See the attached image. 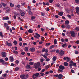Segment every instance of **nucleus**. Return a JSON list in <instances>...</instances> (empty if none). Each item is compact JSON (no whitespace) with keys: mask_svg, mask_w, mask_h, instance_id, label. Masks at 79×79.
<instances>
[{"mask_svg":"<svg viewBox=\"0 0 79 79\" xmlns=\"http://www.w3.org/2000/svg\"><path fill=\"white\" fill-rule=\"evenodd\" d=\"M6 45L8 46H9V47H11V46H12V44H11V43H9L8 42H7L6 44Z\"/></svg>","mask_w":79,"mask_h":79,"instance_id":"obj_13","label":"nucleus"},{"mask_svg":"<svg viewBox=\"0 0 79 79\" xmlns=\"http://www.w3.org/2000/svg\"><path fill=\"white\" fill-rule=\"evenodd\" d=\"M48 68H49V66H48V65L46 66L45 67L46 69H48Z\"/></svg>","mask_w":79,"mask_h":79,"instance_id":"obj_41","label":"nucleus"},{"mask_svg":"<svg viewBox=\"0 0 79 79\" xmlns=\"http://www.w3.org/2000/svg\"><path fill=\"white\" fill-rule=\"evenodd\" d=\"M62 42H64V39L63 38H62L60 40Z\"/></svg>","mask_w":79,"mask_h":79,"instance_id":"obj_42","label":"nucleus"},{"mask_svg":"<svg viewBox=\"0 0 79 79\" xmlns=\"http://www.w3.org/2000/svg\"><path fill=\"white\" fill-rule=\"evenodd\" d=\"M56 51V49H54L52 50L51 51H50V52H51L52 53L53 52H55Z\"/></svg>","mask_w":79,"mask_h":79,"instance_id":"obj_45","label":"nucleus"},{"mask_svg":"<svg viewBox=\"0 0 79 79\" xmlns=\"http://www.w3.org/2000/svg\"><path fill=\"white\" fill-rule=\"evenodd\" d=\"M52 60L53 61H56V56H54L52 58Z\"/></svg>","mask_w":79,"mask_h":79,"instance_id":"obj_22","label":"nucleus"},{"mask_svg":"<svg viewBox=\"0 0 79 79\" xmlns=\"http://www.w3.org/2000/svg\"><path fill=\"white\" fill-rule=\"evenodd\" d=\"M50 59L49 58L46 59L45 60L46 61H49Z\"/></svg>","mask_w":79,"mask_h":79,"instance_id":"obj_50","label":"nucleus"},{"mask_svg":"<svg viewBox=\"0 0 79 79\" xmlns=\"http://www.w3.org/2000/svg\"><path fill=\"white\" fill-rule=\"evenodd\" d=\"M41 70V68H38V71H40Z\"/></svg>","mask_w":79,"mask_h":79,"instance_id":"obj_62","label":"nucleus"},{"mask_svg":"<svg viewBox=\"0 0 79 79\" xmlns=\"http://www.w3.org/2000/svg\"><path fill=\"white\" fill-rule=\"evenodd\" d=\"M58 15L59 16H63V12H59L58 14Z\"/></svg>","mask_w":79,"mask_h":79,"instance_id":"obj_17","label":"nucleus"},{"mask_svg":"<svg viewBox=\"0 0 79 79\" xmlns=\"http://www.w3.org/2000/svg\"><path fill=\"white\" fill-rule=\"evenodd\" d=\"M49 1L50 3H53V0H49Z\"/></svg>","mask_w":79,"mask_h":79,"instance_id":"obj_63","label":"nucleus"},{"mask_svg":"<svg viewBox=\"0 0 79 79\" xmlns=\"http://www.w3.org/2000/svg\"><path fill=\"white\" fill-rule=\"evenodd\" d=\"M31 19H35V17L34 16H32L31 18Z\"/></svg>","mask_w":79,"mask_h":79,"instance_id":"obj_64","label":"nucleus"},{"mask_svg":"<svg viewBox=\"0 0 79 79\" xmlns=\"http://www.w3.org/2000/svg\"><path fill=\"white\" fill-rule=\"evenodd\" d=\"M28 10H31V7H30V6H28Z\"/></svg>","mask_w":79,"mask_h":79,"instance_id":"obj_60","label":"nucleus"},{"mask_svg":"<svg viewBox=\"0 0 79 79\" xmlns=\"http://www.w3.org/2000/svg\"><path fill=\"white\" fill-rule=\"evenodd\" d=\"M73 66H76V63H73Z\"/></svg>","mask_w":79,"mask_h":79,"instance_id":"obj_48","label":"nucleus"},{"mask_svg":"<svg viewBox=\"0 0 79 79\" xmlns=\"http://www.w3.org/2000/svg\"><path fill=\"white\" fill-rule=\"evenodd\" d=\"M45 51V48H43L42 50V52H44Z\"/></svg>","mask_w":79,"mask_h":79,"instance_id":"obj_57","label":"nucleus"},{"mask_svg":"<svg viewBox=\"0 0 79 79\" xmlns=\"http://www.w3.org/2000/svg\"><path fill=\"white\" fill-rule=\"evenodd\" d=\"M69 63L73 64V63H74V62L73 60H71L69 61Z\"/></svg>","mask_w":79,"mask_h":79,"instance_id":"obj_53","label":"nucleus"},{"mask_svg":"<svg viewBox=\"0 0 79 79\" xmlns=\"http://www.w3.org/2000/svg\"><path fill=\"white\" fill-rule=\"evenodd\" d=\"M45 53H48V50L47 49H45Z\"/></svg>","mask_w":79,"mask_h":79,"instance_id":"obj_59","label":"nucleus"},{"mask_svg":"<svg viewBox=\"0 0 79 79\" xmlns=\"http://www.w3.org/2000/svg\"><path fill=\"white\" fill-rule=\"evenodd\" d=\"M69 23V20H66L65 22V25H66L67 24H68Z\"/></svg>","mask_w":79,"mask_h":79,"instance_id":"obj_15","label":"nucleus"},{"mask_svg":"<svg viewBox=\"0 0 79 79\" xmlns=\"http://www.w3.org/2000/svg\"><path fill=\"white\" fill-rule=\"evenodd\" d=\"M61 27L62 29H64V28H65V27H65V26H64V25H63H63H61Z\"/></svg>","mask_w":79,"mask_h":79,"instance_id":"obj_38","label":"nucleus"},{"mask_svg":"<svg viewBox=\"0 0 79 79\" xmlns=\"http://www.w3.org/2000/svg\"><path fill=\"white\" fill-rule=\"evenodd\" d=\"M1 54L3 58H5V57H6V54L5 52H3L1 53Z\"/></svg>","mask_w":79,"mask_h":79,"instance_id":"obj_4","label":"nucleus"},{"mask_svg":"<svg viewBox=\"0 0 79 79\" xmlns=\"http://www.w3.org/2000/svg\"><path fill=\"white\" fill-rule=\"evenodd\" d=\"M0 36L2 38L4 36L2 34V32H0Z\"/></svg>","mask_w":79,"mask_h":79,"instance_id":"obj_32","label":"nucleus"},{"mask_svg":"<svg viewBox=\"0 0 79 79\" xmlns=\"http://www.w3.org/2000/svg\"><path fill=\"white\" fill-rule=\"evenodd\" d=\"M54 47H55V46L53 45H52L51 46H50L49 48L50 49H52V48H54Z\"/></svg>","mask_w":79,"mask_h":79,"instance_id":"obj_37","label":"nucleus"},{"mask_svg":"<svg viewBox=\"0 0 79 79\" xmlns=\"http://www.w3.org/2000/svg\"><path fill=\"white\" fill-rule=\"evenodd\" d=\"M23 40V39H22V38L20 37L19 38V41H21Z\"/></svg>","mask_w":79,"mask_h":79,"instance_id":"obj_56","label":"nucleus"},{"mask_svg":"<svg viewBox=\"0 0 79 79\" xmlns=\"http://www.w3.org/2000/svg\"><path fill=\"white\" fill-rule=\"evenodd\" d=\"M44 73L42 72H41L40 73V74L41 75V76H44Z\"/></svg>","mask_w":79,"mask_h":79,"instance_id":"obj_39","label":"nucleus"},{"mask_svg":"<svg viewBox=\"0 0 79 79\" xmlns=\"http://www.w3.org/2000/svg\"><path fill=\"white\" fill-rule=\"evenodd\" d=\"M11 11V9L10 8H9V9L6 11V13H7L8 12H9V11Z\"/></svg>","mask_w":79,"mask_h":79,"instance_id":"obj_31","label":"nucleus"},{"mask_svg":"<svg viewBox=\"0 0 79 79\" xmlns=\"http://www.w3.org/2000/svg\"><path fill=\"white\" fill-rule=\"evenodd\" d=\"M26 76V75L24 74H23V75H20V77L23 78V77H25V76Z\"/></svg>","mask_w":79,"mask_h":79,"instance_id":"obj_24","label":"nucleus"},{"mask_svg":"<svg viewBox=\"0 0 79 79\" xmlns=\"http://www.w3.org/2000/svg\"><path fill=\"white\" fill-rule=\"evenodd\" d=\"M75 29L76 31H79V28H78V27H77L75 28Z\"/></svg>","mask_w":79,"mask_h":79,"instance_id":"obj_61","label":"nucleus"},{"mask_svg":"<svg viewBox=\"0 0 79 79\" xmlns=\"http://www.w3.org/2000/svg\"><path fill=\"white\" fill-rule=\"evenodd\" d=\"M40 75V73H39L34 74L33 75V76H35V77H39V76Z\"/></svg>","mask_w":79,"mask_h":79,"instance_id":"obj_7","label":"nucleus"},{"mask_svg":"<svg viewBox=\"0 0 79 79\" xmlns=\"http://www.w3.org/2000/svg\"><path fill=\"white\" fill-rule=\"evenodd\" d=\"M58 71H59V72H63V71L61 69H58Z\"/></svg>","mask_w":79,"mask_h":79,"instance_id":"obj_44","label":"nucleus"},{"mask_svg":"<svg viewBox=\"0 0 79 79\" xmlns=\"http://www.w3.org/2000/svg\"><path fill=\"white\" fill-rule=\"evenodd\" d=\"M59 68L60 69H61L62 70H63L65 69L64 67L62 65H60L59 66Z\"/></svg>","mask_w":79,"mask_h":79,"instance_id":"obj_5","label":"nucleus"},{"mask_svg":"<svg viewBox=\"0 0 79 79\" xmlns=\"http://www.w3.org/2000/svg\"><path fill=\"white\" fill-rule=\"evenodd\" d=\"M29 14V15H33V14L32 13V12H31V10H29V12H28Z\"/></svg>","mask_w":79,"mask_h":79,"instance_id":"obj_25","label":"nucleus"},{"mask_svg":"<svg viewBox=\"0 0 79 79\" xmlns=\"http://www.w3.org/2000/svg\"><path fill=\"white\" fill-rule=\"evenodd\" d=\"M63 78V75L61 74L58 75V79H62Z\"/></svg>","mask_w":79,"mask_h":79,"instance_id":"obj_8","label":"nucleus"},{"mask_svg":"<svg viewBox=\"0 0 79 79\" xmlns=\"http://www.w3.org/2000/svg\"><path fill=\"white\" fill-rule=\"evenodd\" d=\"M13 43L14 45H16V44H17V41L15 40L14 42H13Z\"/></svg>","mask_w":79,"mask_h":79,"instance_id":"obj_46","label":"nucleus"},{"mask_svg":"<svg viewBox=\"0 0 79 79\" xmlns=\"http://www.w3.org/2000/svg\"><path fill=\"white\" fill-rule=\"evenodd\" d=\"M43 56L44 58H45V59H47V57L46 56H45V55H42Z\"/></svg>","mask_w":79,"mask_h":79,"instance_id":"obj_47","label":"nucleus"},{"mask_svg":"<svg viewBox=\"0 0 79 79\" xmlns=\"http://www.w3.org/2000/svg\"><path fill=\"white\" fill-rule=\"evenodd\" d=\"M10 6H11V7H13V6H14V4L11 3H10Z\"/></svg>","mask_w":79,"mask_h":79,"instance_id":"obj_51","label":"nucleus"},{"mask_svg":"<svg viewBox=\"0 0 79 79\" xmlns=\"http://www.w3.org/2000/svg\"><path fill=\"white\" fill-rule=\"evenodd\" d=\"M40 66V62H38L35 64V69H37L38 67H39Z\"/></svg>","mask_w":79,"mask_h":79,"instance_id":"obj_2","label":"nucleus"},{"mask_svg":"<svg viewBox=\"0 0 79 79\" xmlns=\"http://www.w3.org/2000/svg\"><path fill=\"white\" fill-rule=\"evenodd\" d=\"M1 5H2L4 7L6 6V4H5L4 3H3V2H1Z\"/></svg>","mask_w":79,"mask_h":79,"instance_id":"obj_28","label":"nucleus"},{"mask_svg":"<svg viewBox=\"0 0 79 79\" xmlns=\"http://www.w3.org/2000/svg\"><path fill=\"white\" fill-rule=\"evenodd\" d=\"M3 19L4 20H8V19H9V18L8 17H3Z\"/></svg>","mask_w":79,"mask_h":79,"instance_id":"obj_26","label":"nucleus"},{"mask_svg":"<svg viewBox=\"0 0 79 79\" xmlns=\"http://www.w3.org/2000/svg\"><path fill=\"white\" fill-rule=\"evenodd\" d=\"M25 12H22L21 13L20 15L21 16H24L25 15Z\"/></svg>","mask_w":79,"mask_h":79,"instance_id":"obj_20","label":"nucleus"},{"mask_svg":"<svg viewBox=\"0 0 79 79\" xmlns=\"http://www.w3.org/2000/svg\"><path fill=\"white\" fill-rule=\"evenodd\" d=\"M67 44L66 43H65L64 44H63L62 45V47L64 48L65 46H66V45H67Z\"/></svg>","mask_w":79,"mask_h":79,"instance_id":"obj_35","label":"nucleus"},{"mask_svg":"<svg viewBox=\"0 0 79 79\" xmlns=\"http://www.w3.org/2000/svg\"><path fill=\"white\" fill-rule=\"evenodd\" d=\"M26 67L27 69H29L30 68H31V65H27Z\"/></svg>","mask_w":79,"mask_h":79,"instance_id":"obj_16","label":"nucleus"},{"mask_svg":"<svg viewBox=\"0 0 79 79\" xmlns=\"http://www.w3.org/2000/svg\"><path fill=\"white\" fill-rule=\"evenodd\" d=\"M13 53H15V54H18V51H16L15 50H14L13 51Z\"/></svg>","mask_w":79,"mask_h":79,"instance_id":"obj_30","label":"nucleus"},{"mask_svg":"<svg viewBox=\"0 0 79 79\" xmlns=\"http://www.w3.org/2000/svg\"><path fill=\"white\" fill-rule=\"evenodd\" d=\"M64 54V51L63 50H60V51L59 55H60V56H63Z\"/></svg>","mask_w":79,"mask_h":79,"instance_id":"obj_3","label":"nucleus"},{"mask_svg":"<svg viewBox=\"0 0 79 79\" xmlns=\"http://www.w3.org/2000/svg\"><path fill=\"white\" fill-rule=\"evenodd\" d=\"M34 37H35V38H36L37 39H39V37H38V36H37L36 35H34Z\"/></svg>","mask_w":79,"mask_h":79,"instance_id":"obj_58","label":"nucleus"},{"mask_svg":"<svg viewBox=\"0 0 79 79\" xmlns=\"http://www.w3.org/2000/svg\"><path fill=\"white\" fill-rule=\"evenodd\" d=\"M30 65H31V66H32L34 64V62H31L29 63Z\"/></svg>","mask_w":79,"mask_h":79,"instance_id":"obj_34","label":"nucleus"},{"mask_svg":"<svg viewBox=\"0 0 79 79\" xmlns=\"http://www.w3.org/2000/svg\"><path fill=\"white\" fill-rule=\"evenodd\" d=\"M7 74H6L5 73L3 75H2V77H6V75Z\"/></svg>","mask_w":79,"mask_h":79,"instance_id":"obj_36","label":"nucleus"},{"mask_svg":"<svg viewBox=\"0 0 79 79\" xmlns=\"http://www.w3.org/2000/svg\"><path fill=\"white\" fill-rule=\"evenodd\" d=\"M10 61L11 62H13L14 61V59L13 58V57L12 56H10Z\"/></svg>","mask_w":79,"mask_h":79,"instance_id":"obj_12","label":"nucleus"},{"mask_svg":"<svg viewBox=\"0 0 79 79\" xmlns=\"http://www.w3.org/2000/svg\"><path fill=\"white\" fill-rule=\"evenodd\" d=\"M75 2L76 3H79V0H75Z\"/></svg>","mask_w":79,"mask_h":79,"instance_id":"obj_43","label":"nucleus"},{"mask_svg":"<svg viewBox=\"0 0 79 79\" xmlns=\"http://www.w3.org/2000/svg\"><path fill=\"white\" fill-rule=\"evenodd\" d=\"M66 58L67 59V62H69L70 60H71V59L69 58L68 57H66Z\"/></svg>","mask_w":79,"mask_h":79,"instance_id":"obj_19","label":"nucleus"},{"mask_svg":"<svg viewBox=\"0 0 79 79\" xmlns=\"http://www.w3.org/2000/svg\"><path fill=\"white\" fill-rule=\"evenodd\" d=\"M15 69L16 71H17L18 70H19V67H17L15 68Z\"/></svg>","mask_w":79,"mask_h":79,"instance_id":"obj_40","label":"nucleus"},{"mask_svg":"<svg viewBox=\"0 0 79 79\" xmlns=\"http://www.w3.org/2000/svg\"><path fill=\"white\" fill-rule=\"evenodd\" d=\"M28 47H25V52H28Z\"/></svg>","mask_w":79,"mask_h":79,"instance_id":"obj_23","label":"nucleus"},{"mask_svg":"<svg viewBox=\"0 0 79 79\" xmlns=\"http://www.w3.org/2000/svg\"><path fill=\"white\" fill-rule=\"evenodd\" d=\"M76 13L77 14H78V13H79V7H76Z\"/></svg>","mask_w":79,"mask_h":79,"instance_id":"obj_9","label":"nucleus"},{"mask_svg":"<svg viewBox=\"0 0 79 79\" xmlns=\"http://www.w3.org/2000/svg\"><path fill=\"white\" fill-rule=\"evenodd\" d=\"M4 26L6 27H8V25L6 23H5L4 24Z\"/></svg>","mask_w":79,"mask_h":79,"instance_id":"obj_27","label":"nucleus"},{"mask_svg":"<svg viewBox=\"0 0 79 79\" xmlns=\"http://www.w3.org/2000/svg\"><path fill=\"white\" fill-rule=\"evenodd\" d=\"M50 44H51L50 43H46V45H47V46H48L50 45Z\"/></svg>","mask_w":79,"mask_h":79,"instance_id":"obj_49","label":"nucleus"},{"mask_svg":"<svg viewBox=\"0 0 79 79\" xmlns=\"http://www.w3.org/2000/svg\"><path fill=\"white\" fill-rule=\"evenodd\" d=\"M41 14V15L42 16H44L45 15V14L44 13L42 12Z\"/></svg>","mask_w":79,"mask_h":79,"instance_id":"obj_54","label":"nucleus"},{"mask_svg":"<svg viewBox=\"0 0 79 79\" xmlns=\"http://www.w3.org/2000/svg\"><path fill=\"white\" fill-rule=\"evenodd\" d=\"M70 34H71V36L73 37H76V33L74 32V31H71L70 32Z\"/></svg>","mask_w":79,"mask_h":79,"instance_id":"obj_1","label":"nucleus"},{"mask_svg":"<svg viewBox=\"0 0 79 79\" xmlns=\"http://www.w3.org/2000/svg\"><path fill=\"white\" fill-rule=\"evenodd\" d=\"M33 31H34V30H32L31 29H29V30H28V32H29V33H33Z\"/></svg>","mask_w":79,"mask_h":79,"instance_id":"obj_14","label":"nucleus"},{"mask_svg":"<svg viewBox=\"0 0 79 79\" xmlns=\"http://www.w3.org/2000/svg\"><path fill=\"white\" fill-rule=\"evenodd\" d=\"M19 61L18 60H17L15 61V63L16 64H19Z\"/></svg>","mask_w":79,"mask_h":79,"instance_id":"obj_33","label":"nucleus"},{"mask_svg":"<svg viewBox=\"0 0 79 79\" xmlns=\"http://www.w3.org/2000/svg\"><path fill=\"white\" fill-rule=\"evenodd\" d=\"M64 65L65 66H68V63L66 62H64Z\"/></svg>","mask_w":79,"mask_h":79,"instance_id":"obj_18","label":"nucleus"},{"mask_svg":"<svg viewBox=\"0 0 79 79\" xmlns=\"http://www.w3.org/2000/svg\"><path fill=\"white\" fill-rule=\"evenodd\" d=\"M35 48H31L30 49V52H35Z\"/></svg>","mask_w":79,"mask_h":79,"instance_id":"obj_6","label":"nucleus"},{"mask_svg":"<svg viewBox=\"0 0 79 79\" xmlns=\"http://www.w3.org/2000/svg\"><path fill=\"white\" fill-rule=\"evenodd\" d=\"M66 11L67 12H68V13H69V11H70V10H68V9H65Z\"/></svg>","mask_w":79,"mask_h":79,"instance_id":"obj_52","label":"nucleus"},{"mask_svg":"<svg viewBox=\"0 0 79 79\" xmlns=\"http://www.w3.org/2000/svg\"><path fill=\"white\" fill-rule=\"evenodd\" d=\"M71 72L72 73H75L74 70L73 69H71Z\"/></svg>","mask_w":79,"mask_h":79,"instance_id":"obj_55","label":"nucleus"},{"mask_svg":"<svg viewBox=\"0 0 79 79\" xmlns=\"http://www.w3.org/2000/svg\"><path fill=\"white\" fill-rule=\"evenodd\" d=\"M35 34L36 35V36H37V37H40V34L37 33H36Z\"/></svg>","mask_w":79,"mask_h":79,"instance_id":"obj_29","label":"nucleus"},{"mask_svg":"<svg viewBox=\"0 0 79 79\" xmlns=\"http://www.w3.org/2000/svg\"><path fill=\"white\" fill-rule=\"evenodd\" d=\"M57 44V41L56 40V39H55L54 40V45H56Z\"/></svg>","mask_w":79,"mask_h":79,"instance_id":"obj_21","label":"nucleus"},{"mask_svg":"<svg viewBox=\"0 0 79 79\" xmlns=\"http://www.w3.org/2000/svg\"><path fill=\"white\" fill-rule=\"evenodd\" d=\"M65 26L67 29H70V25L69 24L65 25Z\"/></svg>","mask_w":79,"mask_h":79,"instance_id":"obj_10","label":"nucleus"},{"mask_svg":"<svg viewBox=\"0 0 79 79\" xmlns=\"http://www.w3.org/2000/svg\"><path fill=\"white\" fill-rule=\"evenodd\" d=\"M0 63H2V64H4V63H5V61L3 59H0Z\"/></svg>","mask_w":79,"mask_h":79,"instance_id":"obj_11","label":"nucleus"}]
</instances>
